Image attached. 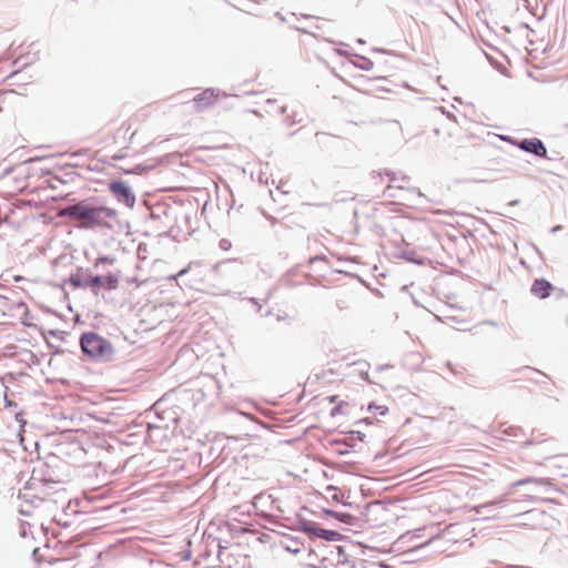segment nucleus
Masks as SVG:
<instances>
[{
	"instance_id": "nucleus-17",
	"label": "nucleus",
	"mask_w": 568,
	"mask_h": 568,
	"mask_svg": "<svg viewBox=\"0 0 568 568\" xmlns=\"http://www.w3.org/2000/svg\"><path fill=\"white\" fill-rule=\"evenodd\" d=\"M125 173H134V174H140L142 172L140 165L135 166L134 169L132 170H126L124 171Z\"/></svg>"
},
{
	"instance_id": "nucleus-15",
	"label": "nucleus",
	"mask_w": 568,
	"mask_h": 568,
	"mask_svg": "<svg viewBox=\"0 0 568 568\" xmlns=\"http://www.w3.org/2000/svg\"><path fill=\"white\" fill-rule=\"evenodd\" d=\"M102 263H108V264H112L113 263V260L108 257V256H103V257H99L95 262V265H100Z\"/></svg>"
},
{
	"instance_id": "nucleus-20",
	"label": "nucleus",
	"mask_w": 568,
	"mask_h": 568,
	"mask_svg": "<svg viewBox=\"0 0 568 568\" xmlns=\"http://www.w3.org/2000/svg\"><path fill=\"white\" fill-rule=\"evenodd\" d=\"M339 412H341V407H339V406H337V407H335V408L332 410V415H336V414H337V413H339Z\"/></svg>"
},
{
	"instance_id": "nucleus-19",
	"label": "nucleus",
	"mask_w": 568,
	"mask_h": 568,
	"mask_svg": "<svg viewBox=\"0 0 568 568\" xmlns=\"http://www.w3.org/2000/svg\"><path fill=\"white\" fill-rule=\"evenodd\" d=\"M43 500H52L51 496L49 493H43V497H42Z\"/></svg>"
},
{
	"instance_id": "nucleus-18",
	"label": "nucleus",
	"mask_w": 568,
	"mask_h": 568,
	"mask_svg": "<svg viewBox=\"0 0 568 568\" xmlns=\"http://www.w3.org/2000/svg\"><path fill=\"white\" fill-rule=\"evenodd\" d=\"M371 65H372V62H371V61H368V60H365V61L363 62V64H361V68H363V69H369V67H371Z\"/></svg>"
},
{
	"instance_id": "nucleus-16",
	"label": "nucleus",
	"mask_w": 568,
	"mask_h": 568,
	"mask_svg": "<svg viewBox=\"0 0 568 568\" xmlns=\"http://www.w3.org/2000/svg\"><path fill=\"white\" fill-rule=\"evenodd\" d=\"M335 518L339 519L341 521L347 523V519L349 518V515L346 514H339L334 513Z\"/></svg>"
},
{
	"instance_id": "nucleus-6",
	"label": "nucleus",
	"mask_w": 568,
	"mask_h": 568,
	"mask_svg": "<svg viewBox=\"0 0 568 568\" xmlns=\"http://www.w3.org/2000/svg\"><path fill=\"white\" fill-rule=\"evenodd\" d=\"M519 148L526 152L534 153L541 158H545L547 154V150L544 143L537 138L523 140L519 143Z\"/></svg>"
},
{
	"instance_id": "nucleus-5",
	"label": "nucleus",
	"mask_w": 568,
	"mask_h": 568,
	"mask_svg": "<svg viewBox=\"0 0 568 568\" xmlns=\"http://www.w3.org/2000/svg\"><path fill=\"white\" fill-rule=\"evenodd\" d=\"M119 280L115 275L109 274L105 276H85L84 277V284H87L88 287H101L104 286L108 290H113L118 286Z\"/></svg>"
},
{
	"instance_id": "nucleus-12",
	"label": "nucleus",
	"mask_w": 568,
	"mask_h": 568,
	"mask_svg": "<svg viewBox=\"0 0 568 568\" xmlns=\"http://www.w3.org/2000/svg\"><path fill=\"white\" fill-rule=\"evenodd\" d=\"M14 98V92H0V112L9 106V100Z\"/></svg>"
},
{
	"instance_id": "nucleus-26",
	"label": "nucleus",
	"mask_w": 568,
	"mask_h": 568,
	"mask_svg": "<svg viewBox=\"0 0 568 568\" xmlns=\"http://www.w3.org/2000/svg\"><path fill=\"white\" fill-rule=\"evenodd\" d=\"M327 490H333V491H335V488H334V487H332V486H328V487H327Z\"/></svg>"
},
{
	"instance_id": "nucleus-11",
	"label": "nucleus",
	"mask_w": 568,
	"mask_h": 568,
	"mask_svg": "<svg viewBox=\"0 0 568 568\" xmlns=\"http://www.w3.org/2000/svg\"><path fill=\"white\" fill-rule=\"evenodd\" d=\"M368 412L372 414L373 417L385 416L388 413V407L385 405L369 404Z\"/></svg>"
},
{
	"instance_id": "nucleus-8",
	"label": "nucleus",
	"mask_w": 568,
	"mask_h": 568,
	"mask_svg": "<svg viewBox=\"0 0 568 568\" xmlns=\"http://www.w3.org/2000/svg\"><path fill=\"white\" fill-rule=\"evenodd\" d=\"M285 111V106L277 103L276 99H267L265 104L260 108L257 114L260 115H275L283 113Z\"/></svg>"
},
{
	"instance_id": "nucleus-4",
	"label": "nucleus",
	"mask_w": 568,
	"mask_h": 568,
	"mask_svg": "<svg viewBox=\"0 0 568 568\" xmlns=\"http://www.w3.org/2000/svg\"><path fill=\"white\" fill-rule=\"evenodd\" d=\"M221 97L220 90L206 89L192 99V108L196 111H204L215 105Z\"/></svg>"
},
{
	"instance_id": "nucleus-13",
	"label": "nucleus",
	"mask_w": 568,
	"mask_h": 568,
	"mask_svg": "<svg viewBox=\"0 0 568 568\" xmlns=\"http://www.w3.org/2000/svg\"><path fill=\"white\" fill-rule=\"evenodd\" d=\"M70 283L73 287H88L87 284H84V277L81 278L80 275H72L70 278Z\"/></svg>"
},
{
	"instance_id": "nucleus-22",
	"label": "nucleus",
	"mask_w": 568,
	"mask_h": 568,
	"mask_svg": "<svg viewBox=\"0 0 568 568\" xmlns=\"http://www.w3.org/2000/svg\"><path fill=\"white\" fill-rule=\"evenodd\" d=\"M336 398H337V396H332V397H329V402L335 403Z\"/></svg>"
},
{
	"instance_id": "nucleus-21",
	"label": "nucleus",
	"mask_w": 568,
	"mask_h": 568,
	"mask_svg": "<svg viewBox=\"0 0 568 568\" xmlns=\"http://www.w3.org/2000/svg\"><path fill=\"white\" fill-rule=\"evenodd\" d=\"M4 399H6V403H7V405H8V406H11V405H12V402H11V400H9V399L7 398V396H4Z\"/></svg>"
},
{
	"instance_id": "nucleus-14",
	"label": "nucleus",
	"mask_w": 568,
	"mask_h": 568,
	"mask_svg": "<svg viewBox=\"0 0 568 568\" xmlns=\"http://www.w3.org/2000/svg\"><path fill=\"white\" fill-rule=\"evenodd\" d=\"M8 307V301L0 296V320L6 316V310Z\"/></svg>"
},
{
	"instance_id": "nucleus-2",
	"label": "nucleus",
	"mask_w": 568,
	"mask_h": 568,
	"mask_svg": "<svg viewBox=\"0 0 568 568\" xmlns=\"http://www.w3.org/2000/svg\"><path fill=\"white\" fill-rule=\"evenodd\" d=\"M81 348L93 359L108 361L113 355L111 343L95 333H84L82 335Z\"/></svg>"
},
{
	"instance_id": "nucleus-7",
	"label": "nucleus",
	"mask_w": 568,
	"mask_h": 568,
	"mask_svg": "<svg viewBox=\"0 0 568 568\" xmlns=\"http://www.w3.org/2000/svg\"><path fill=\"white\" fill-rule=\"evenodd\" d=\"M552 290L551 283L545 278H536L530 288L532 295L541 300L550 296Z\"/></svg>"
},
{
	"instance_id": "nucleus-1",
	"label": "nucleus",
	"mask_w": 568,
	"mask_h": 568,
	"mask_svg": "<svg viewBox=\"0 0 568 568\" xmlns=\"http://www.w3.org/2000/svg\"><path fill=\"white\" fill-rule=\"evenodd\" d=\"M58 215L78 221L81 227L93 229L100 226L104 217L111 216L112 211L103 206H92L85 202H79L62 209Z\"/></svg>"
},
{
	"instance_id": "nucleus-3",
	"label": "nucleus",
	"mask_w": 568,
	"mask_h": 568,
	"mask_svg": "<svg viewBox=\"0 0 568 568\" xmlns=\"http://www.w3.org/2000/svg\"><path fill=\"white\" fill-rule=\"evenodd\" d=\"M140 128L135 121L123 122L113 133L114 146L119 150H128L138 139Z\"/></svg>"
},
{
	"instance_id": "nucleus-23",
	"label": "nucleus",
	"mask_w": 568,
	"mask_h": 568,
	"mask_svg": "<svg viewBox=\"0 0 568 568\" xmlns=\"http://www.w3.org/2000/svg\"><path fill=\"white\" fill-rule=\"evenodd\" d=\"M186 273H187V271H186V270H185V271H180V272H179V275H180V276H182V275H184V274H186Z\"/></svg>"
},
{
	"instance_id": "nucleus-10",
	"label": "nucleus",
	"mask_w": 568,
	"mask_h": 568,
	"mask_svg": "<svg viewBox=\"0 0 568 568\" xmlns=\"http://www.w3.org/2000/svg\"><path fill=\"white\" fill-rule=\"evenodd\" d=\"M110 191L119 196L120 199L124 200L125 202H129L131 197L130 190L128 185L123 182H112L110 184Z\"/></svg>"
},
{
	"instance_id": "nucleus-9",
	"label": "nucleus",
	"mask_w": 568,
	"mask_h": 568,
	"mask_svg": "<svg viewBox=\"0 0 568 568\" xmlns=\"http://www.w3.org/2000/svg\"><path fill=\"white\" fill-rule=\"evenodd\" d=\"M379 81H385V78L371 79L366 83V88L363 90L364 93L381 98V97H383L384 93L389 92L388 89L376 84V82H379Z\"/></svg>"
},
{
	"instance_id": "nucleus-25",
	"label": "nucleus",
	"mask_w": 568,
	"mask_h": 568,
	"mask_svg": "<svg viewBox=\"0 0 568 568\" xmlns=\"http://www.w3.org/2000/svg\"><path fill=\"white\" fill-rule=\"evenodd\" d=\"M333 499L338 500V496L336 493L333 494Z\"/></svg>"
},
{
	"instance_id": "nucleus-24",
	"label": "nucleus",
	"mask_w": 568,
	"mask_h": 568,
	"mask_svg": "<svg viewBox=\"0 0 568 568\" xmlns=\"http://www.w3.org/2000/svg\"><path fill=\"white\" fill-rule=\"evenodd\" d=\"M363 377H364L366 381H369V379H368V373H364Z\"/></svg>"
}]
</instances>
